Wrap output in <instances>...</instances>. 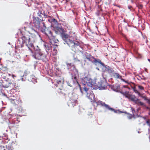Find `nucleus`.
<instances>
[{
    "label": "nucleus",
    "instance_id": "obj_1",
    "mask_svg": "<svg viewBox=\"0 0 150 150\" xmlns=\"http://www.w3.org/2000/svg\"><path fill=\"white\" fill-rule=\"evenodd\" d=\"M29 27L33 30L38 33V31L42 32L47 37L49 41L44 42L43 45L47 55L49 53L55 55L56 54L57 50L55 48L54 44L56 43L54 37L53 35L52 32L46 28L42 19H39L37 17L34 18L33 23H30Z\"/></svg>",
    "mask_w": 150,
    "mask_h": 150
},
{
    "label": "nucleus",
    "instance_id": "obj_2",
    "mask_svg": "<svg viewBox=\"0 0 150 150\" xmlns=\"http://www.w3.org/2000/svg\"><path fill=\"white\" fill-rule=\"evenodd\" d=\"M49 12L48 13H45L42 9L39 10L37 13V16L41 18H40L38 17H33V22H31L30 23L29 25V27H29L30 23H33L34 18L37 17L39 19H42L43 20L42 18V16L43 15L44 18H47V20L51 23V26L53 28L55 33L57 34H60L62 38L64 40H68L67 38H68V35L66 33L68 32V31H67V29H70V26L67 23L64 21L62 23H58L56 19L54 18L52 16L49 15ZM70 31L69 32L68 31V32L70 33Z\"/></svg>",
    "mask_w": 150,
    "mask_h": 150
},
{
    "label": "nucleus",
    "instance_id": "obj_3",
    "mask_svg": "<svg viewBox=\"0 0 150 150\" xmlns=\"http://www.w3.org/2000/svg\"><path fill=\"white\" fill-rule=\"evenodd\" d=\"M67 30L69 32L70 31V33L67 32L66 33L68 35V38H67L68 40H65L63 39H62L64 41V43L67 44L69 46L71 47V50L74 52H76L78 50L79 51V53L81 54L82 56L84 57V56L87 52L80 50V49H83V46L81 42L78 41L76 37H74L70 35H71L72 33L74 34L75 33H73L71 31V27L70 29H68V30L67 29Z\"/></svg>",
    "mask_w": 150,
    "mask_h": 150
},
{
    "label": "nucleus",
    "instance_id": "obj_4",
    "mask_svg": "<svg viewBox=\"0 0 150 150\" xmlns=\"http://www.w3.org/2000/svg\"><path fill=\"white\" fill-rule=\"evenodd\" d=\"M34 41L32 37L29 35L25 34L23 35L18 39L15 44V49L20 48L24 46V44L28 47V50L32 52V50L34 48L33 44Z\"/></svg>",
    "mask_w": 150,
    "mask_h": 150
},
{
    "label": "nucleus",
    "instance_id": "obj_5",
    "mask_svg": "<svg viewBox=\"0 0 150 150\" xmlns=\"http://www.w3.org/2000/svg\"><path fill=\"white\" fill-rule=\"evenodd\" d=\"M32 52H30L32 54L33 57L36 59L41 60L43 62L48 61L49 59L47 53L46 54L41 50L38 46L33 48Z\"/></svg>",
    "mask_w": 150,
    "mask_h": 150
},
{
    "label": "nucleus",
    "instance_id": "obj_6",
    "mask_svg": "<svg viewBox=\"0 0 150 150\" xmlns=\"http://www.w3.org/2000/svg\"><path fill=\"white\" fill-rule=\"evenodd\" d=\"M81 82L82 84V85H80L79 84V86L80 91L82 93H83V90L86 92L88 91V88L86 86V85L94 89L95 85L96 84V82L93 81L92 79H91L88 76L82 78Z\"/></svg>",
    "mask_w": 150,
    "mask_h": 150
},
{
    "label": "nucleus",
    "instance_id": "obj_7",
    "mask_svg": "<svg viewBox=\"0 0 150 150\" xmlns=\"http://www.w3.org/2000/svg\"><path fill=\"white\" fill-rule=\"evenodd\" d=\"M95 85L94 89H96L98 88L100 90H102L106 88L107 86H108L109 84L107 82L106 79L104 77L103 79L98 82Z\"/></svg>",
    "mask_w": 150,
    "mask_h": 150
},
{
    "label": "nucleus",
    "instance_id": "obj_8",
    "mask_svg": "<svg viewBox=\"0 0 150 150\" xmlns=\"http://www.w3.org/2000/svg\"><path fill=\"white\" fill-rule=\"evenodd\" d=\"M101 66L103 67L102 70L103 73L105 72L106 71L110 74H113L114 73V71L113 69H112L109 66L105 64L102 62L99 66L100 67Z\"/></svg>",
    "mask_w": 150,
    "mask_h": 150
},
{
    "label": "nucleus",
    "instance_id": "obj_9",
    "mask_svg": "<svg viewBox=\"0 0 150 150\" xmlns=\"http://www.w3.org/2000/svg\"><path fill=\"white\" fill-rule=\"evenodd\" d=\"M66 65L67 69L69 72H74L75 71L76 74H78V71L75 68V66L73 63H66Z\"/></svg>",
    "mask_w": 150,
    "mask_h": 150
},
{
    "label": "nucleus",
    "instance_id": "obj_10",
    "mask_svg": "<svg viewBox=\"0 0 150 150\" xmlns=\"http://www.w3.org/2000/svg\"><path fill=\"white\" fill-rule=\"evenodd\" d=\"M88 60L91 62L93 64L96 66H99L102 62L101 60L99 59H96L94 58L93 56H91L88 59Z\"/></svg>",
    "mask_w": 150,
    "mask_h": 150
},
{
    "label": "nucleus",
    "instance_id": "obj_11",
    "mask_svg": "<svg viewBox=\"0 0 150 150\" xmlns=\"http://www.w3.org/2000/svg\"><path fill=\"white\" fill-rule=\"evenodd\" d=\"M92 104L94 106H95V104H96V106L100 105L102 106H105L106 109L108 108V105L105 104V103L99 100H98V99L96 98L95 100H94L93 102L92 103Z\"/></svg>",
    "mask_w": 150,
    "mask_h": 150
},
{
    "label": "nucleus",
    "instance_id": "obj_12",
    "mask_svg": "<svg viewBox=\"0 0 150 150\" xmlns=\"http://www.w3.org/2000/svg\"><path fill=\"white\" fill-rule=\"evenodd\" d=\"M86 93V96L90 100L91 102L92 103L93 102L94 100H95L96 98H95V96L94 93H93L92 91H90L89 92L88 91V89L87 92H85Z\"/></svg>",
    "mask_w": 150,
    "mask_h": 150
},
{
    "label": "nucleus",
    "instance_id": "obj_13",
    "mask_svg": "<svg viewBox=\"0 0 150 150\" xmlns=\"http://www.w3.org/2000/svg\"><path fill=\"white\" fill-rule=\"evenodd\" d=\"M9 80V78H6L4 80L2 81V83H3V85H4V88H8L11 85L13 84V83L11 82H10Z\"/></svg>",
    "mask_w": 150,
    "mask_h": 150
},
{
    "label": "nucleus",
    "instance_id": "obj_14",
    "mask_svg": "<svg viewBox=\"0 0 150 150\" xmlns=\"http://www.w3.org/2000/svg\"><path fill=\"white\" fill-rule=\"evenodd\" d=\"M13 117H12L11 118H9L8 123V127L10 129L14 127L16 123V119H13Z\"/></svg>",
    "mask_w": 150,
    "mask_h": 150
},
{
    "label": "nucleus",
    "instance_id": "obj_15",
    "mask_svg": "<svg viewBox=\"0 0 150 150\" xmlns=\"http://www.w3.org/2000/svg\"><path fill=\"white\" fill-rule=\"evenodd\" d=\"M108 86L113 91L116 92H120V91L118 89L120 88V86L119 85H110L109 84Z\"/></svg>",
    "mask_w": 150,
    "mask_h": 150
},
{
    "label": "nucleus",
    "instance_id": "obj_16",
    "mask_svg": "<svg viewBox=\"0 0 150 150\" xmlns=\"http://www.w3.org/2000/svg\"><path fill=\"white\" fill-rule=\"evenodd\" d=\"M55 82L56 83L54 84L55 85L56 87H58L59 89H61L62 87L63 81L61 80H56Z\"/></svg>",
    "mask_w": 150,
    "mask_h": 150
},
{
    "label": "nucleus",
    "instance_id": "obj_17",
    "mask_svg": "<svg viewBox=\"0 0 150 150\" xmlns=\"http://www.w3.org/2000/svg\"><path fill=\"white\" fill-rule=\"evenodd\" d=\"M107 109L111 110L113 112L116 113L120 114L122 113H124L123 112L120 111L119 110H115L114 109L110 108V106L108 105V108H107Z\"/></svg>",
    "mask_w": 150,
    "mask_h": 150
},
{
    "label": "nucleus",
    "instance_id": "obj_18",
    "mask_svg": "<svg viewBox=\"0 0 150 150\" xmlns=\"http://www.w3.org/2000/svg\"><path fill=\"white\" fill-rule=\"evenodd\" d=\"M74 73L75 74L74 75H72V79L74 83H78V85H79V84L78 82L76 76V75H78V74H76L75 71Z\"/></svg>",
    "mask_w": 150,
    "mask_h": 150
},
{
    "label": "nucleus",
    "instance_id": "obj_19",
    "mask_svg": "<svg viewBox=\"0 0 150 150\" xmlns=\"http://www.w3.org/2000/svg\"><path fill=\"white\" fill-rule=\"evenodd\" d=\"M70 101H71V103H69L70 104L69 105V106L70 105L74 107V106L76 105V103L77 102V100H76V98L75 99H71Z\"/></svg>",
    "mask_w": 150,
    "mask_h": 150
},
{
    "label": "nucleus",
    "instance_id": "obj_20",
    "mask_svg": "<svg viewBox=\"0 0 150 150\" xmlns=\"http://www.w3.org/2000/svg\"><path fill=\"white\" fill-rule=\"evenodd\" d=\"M30 73V72L27 71H25L24 72V74L22 76H21V80L22 81H25L26 79V76L28 75Z\"/></svg>",
    "mask_w": 150,
    "mask_h": 150
},
{
    "label": "nucleus",
    "instance_id": "obj_21",
    "mask_svg": "<svg viewBox=\"0 0 150 150\" xmlns=\"http://www.w3.org/2000/svg\"><path fill=\"white\" fill-rule=\"evenodd\" d=\"M129 99L133 102H134L135 103H137V101L139 100V99L137 98L136 97L135 95H132L130 97H129Z\"/></svg>",
    "mask_w": 150,
    "mask_h": 150
},
{
    "label": "nucleus",
    "instance_id": "obj_22",
    "mask_svg": "<svg viewBox=\"0 0 150 150\" xmlns=\"http://www.w3.org/2000/svg\"><path fill=\"white\" fill-rule=\"evenodd\" d=\"M28 80L30 81H32L34 84L37 82L36 78L34 75L30 76V78Z\"/></svg>",
    "mask_w": 150,
    "mask_h": 150
},
{
    "label": "nucleus",
    "instance_id": "obj_23",
    "mask_svg": "<svg viewBox=\"0 0 150 150\" xmlns=\"http://www.w3.org/2000/svg\"><path fill=\"white\" fill-rule=\"evenodd\" d=\"M119 93H120L123 96H125L126 98L128 99L129 98V97L128 96V95H129V92L128 91H125V92H123L122 91H120Z\"/></svg>",
    "mask_w": 150,
    "mask_h": 150
},
{
    "label": "nucleus",
    "instance_id": "obj_24",
    "mask_svg": "<svg viewBox=\"0 0 150 150\" xmlns=\"http://www.w3.org/2000/svg\"><path fill=\"white\" fill-rule=\"evenodd\" d=\"M113 77L116 79H120L122 78V76L119 74L118 73H114L113 74Z\"/></svg>",
    "mask_w": 150,
    "mask_h": 150
},
{
    "label": "nucleus",
    "instance_id": "obj_25",
    "mask_svg": "<svg viewBox=\"0 0 150 150\" xmlns=\"http://www.w3.org/2000/svg\"><path fill=\"white\" fill-rule=\"evenodd\" d=\"M135 104H137L139 106L141 105V106H145V105L144 104V103L141 102L140 101V100L139 99V100L137 101V103H136Z\"/></svg>",
    "mask_w": 150,
    "mask_h": 150
},
{
    "label": "nucleus",
    "instance_id": "obj_26",
    "mask_svg": "<svg viewBox=\"0 0 150 150\" xmlns=\"http://www.w3.org/2000/svg\"><path fill=\"white\" fill-rule=\"evenodd\" d=\"M3 87H4V86L3 84L0 83V93H3L4 92V90L3 89Z\"/></svg>",
    "mask_w": 150,
    "mask_h": 150
},
{
    "label": "nucleus",
    "instance_id": "obj_27",
    "mask_svg": "<svg viewBox=\"0 0 150 150\" xmlns=\"http://www.w3.org/2000/svg\"><path fill=\"white\" fill-rule=\"evenodd\" d=\"M134 92L136 93L137 94L138 96H140V93L136 89L135 87L132 88Z\"/></svg>",
    "mask_w": 150,
    "mask_h": 150
},
{
    "label": "nucleus",
    "instance_id": "obj_28",
    "mask_svg": "<svg viewBox=\"0 0 150 150\" xmlns=\"http://www.w3.org/2000/svg\"><path fill=\"white\" fill-rule=\"evenodd\" d=\"M91 56H92L90 54L86 53V54L84 56V57H86V58L88 59Z\"/></svg>",
    "mask_w": 150,
    "mask_h": 150
},
{
    "label": "nucleus",
    "instance_id": "obj_29",
    "mask_svg": "<svg viewBox=\"0 0 150 150\" xmlns=\"http://www.w3.org/2000/svg\"><path fill=\"white\" fill-rule=\"evenodd\" d=\"M96 2L99 5H101L103 4L102 0H96Z\"/></svg>",
    "mask_w": 150,
    "mask_h": 150
},
{
    "label": "nucleus",
    "instance_id": "obj_30",
    "mask_svg": "<svg viewBox=\"0 0 150 150\" xmlns=\"http://www.w3.org/2000/svg\"><path fill=\"white\" fill-rule=\"evenodd\" d=\"M124 113H126L127 114H128L129 115L127 116V117L129 119H131L132 117V116H133L132 115V114H129V113H127V112H124Z\"/></svg>",
    "mask_w": 150,
    "mask_h": 150
},
{
    "label": "nucleus",
    "instance_id": "obj_31",
    "mask_svg": "<svg viewBox=\"0 0 150 150\" xmlns=\"http://www.w3.org/2000/svg\"><path fill=\"white\" fill-rule=\"evenodd\" d=\"M139 96L142 97V98H143L144 100H146V101L148 100V98L146 97L145 96H143L142 94L140 93V96Z\"/></svg>",
    "mask_w": 150,
    "mask_h": 150
},
{
    "label": "nucleus",
    "instance_id": "obj_32",
    "mask_svg": "<svg viewBox=\"0 0 150 150\" xmlns=\"http://www.w3.org/2000/svg\"><path fill=\"white\" fill-rule=\"evenodd\" d=\"M101 11L100 10H98L96 13V15L98 16H99L101 15Z\"/></svg>",
    "mask_w": 150,
    "mask_h": 150
},
{
    "label": "nucleus",
    "instance_id": "obj_33",
    "mask_svg": "<svg viewBox=\"0 0 150 150\" xmlns=\"http://www.w3.org/2000/svg\"><path fill=\"white\" fill-rule=\"evenodd\" d=\"M136 6L139 9L142 8L143 7V5L142 4H136Z\"/></svg>",
    "mask_w": 150,
    "mask_h": 150
},
{
    "label": "nucleus",
    "instance_id": "obj_34",
    "mask_svg": "<svg viewBox=\"0 0 150 150\" xmlns=\"http://www.w3.org/2000/svg\"><path fill=\"white\" fill-rule=\"evenodd\" d=\"M136 78H137V79L139 80V81H140V80H142V78L141 77V75H137L136 76Z\"/></svg>",
    "mask_w": 150,
    "mask_h": 150
},
{
    "label": "nucleus",
    "instance_id": "obj_35",
    "mask_svg": "<svg viewBox=\"0 0 150 150\" xmlns=\"http://www.w3.org/2000/svg\"><path fill=\"white\" fill-rule=\"evenodd\" d=\"M8 139L7 136V135L5 136H4V138L3 137H0V140H2L3 139Z\"/></svg>",
    "mask_w": 150,
    "mask_h": 150
},
{
    "label": "nucleus",
    "instance_id": "obj_36",
    "mask_svg": "<svg viewBox=\"0 0 150 150\" xmlns=\"http://www.w3.org/2000/svg\"><path fill=\"white\" fill-rule=\"evenodd\" d=\"M131 110H132V112L133 114V117H134V113L135 112V110H134V109L132 107H131Z\"/></svg>",
    "mask_w": 150,
    "mask_h": 150
},
{
    "label": "nucleus",
    "instance_id": "obj_37",
    "mask_svg": "<svg viewBox=\"0 0 150 150\" xmlns=\"http://www.w3.org/2000/svg\"><path fill=\"white\" fill-rule=\"evenodd\" d=\"M146 123H147L148 125L149 126L150 128V120L149 119H148L146 121Z\"/></svg>",
    "mask_w": 150,
    "mask_h": 150
},
{
    "label": "nucleus",
    "instance_id": "obj_38",
    "mask_svg": "<svg viewBox=\"0 0 150 150\" xmlns=\"http://www.w3.org/2000/svg\"><path fill=\"white\" fill-rule=\"evenodd\" d=\"M138 88L140 90H144V88L141 85H139L138 86Z\"/></svg>",
    "mask_w": 150,
    "mask_h": 150
},
{
    "label": "nucleus",
    "instance_id": "obj_39",
    "mask_svg": "<svg viewBox=\"0 0 150 150\" xmlns=\"http://www.w3.org/2000/svg\"><path fill=\"white\" fill-rule=\"evenodd\" d=\"M120 79H121V80L122 81L125 82L126 83H127L128 84H129V82L125 80L124 79H122V78Z\"/></svg>",
    "mask_w": 150,
    "mask_h": 150
},
{
    "label": "nucleus",
    "instance_id": "obj_40",
    "mask_svg": "<svg viewBox=\"0 0 150 150\" xmlns=\"http://www.w3.org/2000/svg\"><path fill=\"white\" fill-rule=\"evenodd\" d=\"M128 8L130 10V11H132V6L130 5H128Z\"/></svg>",
    "mask_w": 150,
    "mask_h": 150
},
{
    "label": "nucleus",
    "instance_id": "obj_41",
    "mask_svg": "<svg viewBox=\"0 0 150 150\" xmlns=\"http://www.w3.org/2000/svg\"><path fill=\"white\" fill-rule=\"evenodd\" d=\"M141 77L142 78V80H145L146 79V78L145 77H144L142 74H140Z\"/></svg>",
    "mask_w": 150,
    "mask_h": 150
},
{
    "label": "nucleus",
    "instance_id": "obj_42",
    "mask_svg": "<svg viewBox=\"0 0 150 150\" xmlns=\"http://www.w3.org/2000/svg\"><path fill=\"white\" fill-rule=\"evenodd\" d=\"M37 65V63H35L34 64L33 66H34V69H36V67Z\"/></svg>",
    "mask_w": 150,
    "mask_h": 150
},
{
    "label": "nucleus",
    "instance_id": "obj_43",
    "mask_svg": "<svg viewBox=\"0 0 150 150\" xmlns=\"http://www.w3.org/2000/svg\"><path fill=\"white\" fill-rule=\"evenodd\" d=\"M113 5L114 6H116L118 7H119L120 8H121V6H120L118 5H117V4H113Z\"/></svg>",
    "mask_w": 150,
    "mask_h": 150
},
{
    "label": "nucleus",
    "instance_id": "obj_44",
    "mask_svg": "<svg viewBox=\"0 0 150 150\" xmlns=\"http://www.w3.org/2000/svg\"><path fill=\"white\" fill-rule=\"evenodd\" d=\"M146 101L147 103H148L150 105V99H148V100Z\"/></svg>",
    "mask_w": 150,
    "mask_h": 150
},
{
    "label": "nucleus",
    "instance_id": "obj_45",
    "mask_svg": "<svg viewBox=\"0 0 150 150\" xmlns=\"http://www.w3.org/2000/svg\"><path fill=\"white\" fill-rule=\"evenodd\" d=\"M72 12H73L74 14L75 15V16H76L77 15H78V14L77 13H75L74 12V11L73 10H72Z\"/></svg>",
    "mask_w": 150,
    "mask_h": 150
},
{
    "label": "nucleus",
    "instance_id": "obj_46",
    "mask_svg": "<svg viewBox=\"0 0 150 150\" xmlns=\"http://www.w3.org/2000/svg\"><path fill=\"white\" fill-rule=\"evenodd\" d=\"M123 88H128L129 89H130V88L128 87H127L125 85H123V87H122Z\"/></svg>",
    "mask_w": 150,
    "mask_h": 150
},
{
    "label": "nucleus",
    "instance_id": "obj_47",
    "mask_svg": "<svg viewBox=\"0 0 150 150\" xmlns=\"http://www.w3.org/2000/svg\"><path fill=\"white\" fill-rule=\"evenodd\" d=\"M67 83L68 85L69 86H72L71 84L70 83H69V82H67Z\"/></svg>",
    "mask_w": 150,
    "mask_h": 150
},
{
    "label": "nucleus",
    "instance_id": "obj_48",
    "mask_svg": "<svg viewBox=\"0 0 150 150\" xmlns=\"http://www.w3.org/2000/svg\"><path fill=\"white\" fill-rule=\"evenodd\" d=\"M16 77V76L12 74V77L13 79H14L15 77Z\"/></svg>",
    "mask_w": 150,
    "mask_h": 150
},
{
    "label": "nucleus",
    "instance_id": "obj_49",
    "mask_svg": "<svg viewBox=\"0 0 150 150\" xmlns=\"http://www.w3.org/2000/svg\"><path fill=\"white\" fill-rule=\"evenodd\" d=\"M5 108V107H2V108L0 110L1 111H2L3 110H4Z\"/></svg>",
    "mask_w": 150,
    "mask_h": 150
},
{
    "label": "nucleus",
    "instance_id": "obj_50",
    "mask_svg": "<svg viewBox=\"0 0 150 150\" xmlns=\"http://www.w3.org/2000/svg\"><path fill=\"white\" fill-rule=\"evenodd\" d=\"M123 22L125 23H127V21H125V19H124V20H123Z\"/></svg>",
    "mask_w": 150,
    "mask_h": 150
},
{
    "label": "nucleus",
    "instance_id": "obj_51",
    "mask_svg": "<svg viewBox=\"0 0 150 150\" xmlns=\"http://www.w3.org/2000/svg\"><path fill=\"white\" fill-rule=\"evenodd\" d=\"M96 69H97L98 70H99V69L98 67H97L96 68Z\"/></svg>",
    "mask_w": 150,
    "mask_h": 150
},
{
    "label": "nucleus",
    "instance_id": "obj_52",
    "mask_svg": "<svg viewBox=\"0 0 150 150\" xmlns=\"http://www.w3.org/2000/svg\"><path fill=\"white\" fill-rule=\"evenodd\" d=\"M2 78L4 79H6V78H5V76H3Z\"/></svg>",
    "mask_w": 150,
    "mask_h": 150
},
{
    "label": "nucleus",
    "instance_id": "obj_53",
    "mask_svg": "<svg viewBox=\"0 0 150 150\" xmlns=\"http://www.w3.org/2000/svg\"><path fill=\"white\" fill-rule=\"evenodd\" d=\"M146 109H150L148 107H147L146 108Z\"/></svg>",
    "mask_w": 150,
    "mask_h": 150
},
{
    "label": "nucleus",
    "instance_id": "obj_54",
    "mask_svg": "<svg viewBox=\"0 0 150 150\" xmlns=\"http://www.w3.org/2000/svg\"><path fill=\"white\" fill-rule=\"evenodd\" d=\"M148 61L149 62H150V59H148Z\"/></svg>",
    "mask_w": 150,
    "mask_h": 150
},
{
    "label": "nucleus",
    "instance_id": "obj_55",
    "mask_svg": "<svg viewBox=\"0 0 150 150\" xmlns=\"http://www.w3.org/2000/svg\"><path fill=\"white\" fill-rule=\"evenodd\" d=\"M2 80H0V83H2Z\"/></svg>",
    "mask_w": 150,
    "mask_h": 150
},
{
    "label": "nucleus",
    "instance_id": "obj_56",
    "mask_svg": "<svg viewBox=\"0 0 150 150\" xmlns=\"http://www.w3.org/2000/svg\"><path fill=\"white\" fill-rule=\"evenodd\" d=\"M68 1H69V0H66V3H67V2H68Z\"/></svg>",
    "mask_w": 150,
    "mask_h": 150
},
{
    "label": "nucleus",
    "instance_id": "obj_57",
    "mask_svg": "<svg viewBox=\"0 0 150 150\" xmlns=\"http://www.w3.org/2000/svg\"><path fill=\"white\" fill-rule=\"evenodd\" d=\"M121 24H122V23H121V24H120L119 25V27H121Z\"/></svg>",
    "mask_w": 150,
    "mask_h": 150
},
{
    "label": "nucleus",
    "instance_id": "obj_58",
    "mask_svg": "<svg viewBox=\"0 0 150 150\" xmlns=\"http://www.w3.org/2000/svg\"><path fill=\"white\" fill-rule=\"evenodd\" d=\"M131 2L132 3H133V0H131Z\"/></svg>",
    "mask_w": 150,
    "mask_h": 150
},
{
    "label": "nucleus",
    "instance_id": "obj_59",
    "mask_svg": "<svg viewBox=\"0 0 150 150\" xmlns=\"http://www.w3.org/2000/svg\"><path fill=\"white\" fill-rule=\"evenodd\" d=\"M127 25H128V26H129V24L128 23H127Z\"/></svg>",
    "mask_w": 150,
    "mask_h": 150
},
{
    "label": "nucleus",
    "instance_id": "obj_60",
    "mask_svg": "<svg viewBox=\"0 0 150 150\" xmlns=\"http://www.w3.org/2000/svg\"><path fill=\"white\" fill-rule=\"evenodd\" d=\"M143 83V84H145V83Z\"/></svg>",
    "mask_w": 150,
    "mask_h": 150
},
{
    "label": "nucleus",
    "instance_id": "obj_61",
    "mask_svg": "<svg viewBox=\"0 0 150 150\" xmlns=\"http://www.w3.org/2000/svg\"><path fill=\"white\" fill-rule=\"evenodd\" d=\"M78 61H79V62H80V60H78Z\"/></svg>",
    "mask_w": 150,
    "mask_h": 150
},
{
    "label": "nucleus",
    "instance_id": "obj_62",
    "mask_svg": "<svg viewBox=\"0 0 150 150\" xmlns=\"http://www.w3.org/2000/svg\"><path fill=\"white\" fill-rule=\"evenodd\" d=\"M8 44H10V42H8Z\"/></svg>",
    "mask_w": 150,
    "mask_h": 150
},
{
    "label": "nucleus",
    "instance_id": "obj_63",
    "mask_svg": "<svg viewBox=\"0 0 150 150\" xmlns=\"http://www.w3.org/2000/svg\"><path fill=\"white\" fill-rule=\"evenodd\" d=\"M138 133H140L139 132H138Z\"/></svg>",
    "mask_w": 150,
    "mask_h": 150
},
{
    "label": "nucleus",
    "instance_id": "obj_64",
    "mask_svg": "<svg viewBox=\"0 0 150 150\" xmlns=\"http://www.w3.org/2000/svg\"><path fill=\"white\" fill-rule=\"evenodd\" d=\"M70 3H71H71H72L71 2H70Z\"/></svg>",
    "mask_w": 150,
    "mask_h": 150
}]
</instances>
